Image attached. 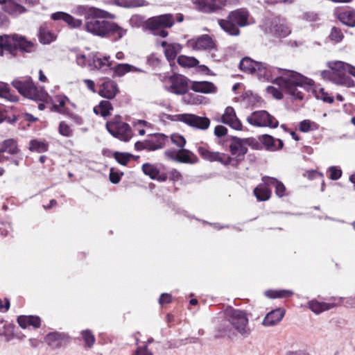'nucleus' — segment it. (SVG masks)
<instances>
[{"label": "nucleus", "mask_w": 355, "mask_h": 355, "mask_svg": "<svg viewBox=\"0 0 355 355\" xmlns=\"http://www.w3.org/2000/svg\"><path fill=\"white\" fill-rule=\"evenodd\" d=\"M276 73L279 74L274 83L278 85L294 99L302 100L304 94L300 89H309L313 80L291 70L274 67L266 62H258L254 74L260 80H272Z\"/></svg>", "instance_id": "nucleus-1"}, {"label": "nucleus", "mask_w": 355, "mask_h": 355, "mask_svg": "<svg viewBox=\"0 0 355 355\" xmlns=\"http://www.w3.org/2000/svg\"><path fill=\"white\" fill-rule=\"evenodd\" d=\"M112 18L113 15L110 12L92 7L85 17V30L100 37H110L118 40L126 33V31L116 23L106 20Z\"/></svg>", "instance_id": "nucleus-2"}, {"label": "nucleus", "mask_w": 355, "mask_h": 355, "mask_svg": "<svg viewBox=\"0 0 355 355\" xmlns=\"http://www.w3.org/2000/svg\"><path fill=\"white\" fill-rule=\"evenodd\" d=\"M328 66L332 71H322V77L331 78L337 85L347 87L354 86V81L349 76V75H352L355 78V67L354 66L342 61L329 62Z\"/></svg>", "instance_id": "nucleus-3"}, {"label": "nucleus", "mask_w": 355, "mask_h": 355, "mask_svg": "<svg viewBox=\"0 0 355 355\" xmlns=\"http://www.w3.org/2000/svg\"><path fill=\"white\" fill-rule=\"evenodd\" d=\"M36 44L28 41L24 37L14 34L0 36V55L7 51L12 57L17 55V51L31 53L35 50Z\"/></svg>", "instance_id": "nucleus-4"}, {"label": "nucleus", "mask_w": 355, "mask_h": 355, "mask_svg": "<svg viewBox=\"0 0 355 355\" xmlns=\"http://www.w3.org/2000/svg\"><path fill=\"white\" fill-rule=\"evenodd\" d=\"M12 85L26 98L37 101H44L48 98V93L43 87H37L30 76L15 79L12 82Z\"/></svg>", "instance_id": "nucleus-5"}, {"label": "nucleus", "mask_w": 355, "mask_h": 355, "mask_svg": "<svg viewBox=\"0 0 355 355\" xmlns=\"http://www.w3.org/2000/svg\"><path fill=\"white\" fill-rule=\"evenodd\" d=\"M225 319L241 336H248L250 334L248 315L245 311L227 307L224 313Z\"/></svg>", "instance_id": "nucleus-6"}, {"label": "nucleus", "mask_w": 355, "mask_h": 355, "mask_svg": "<svg viewBox=\"0 0 355 355\" xmlns=\"http://www.w3.org/2000/svg\"><path fill=\"white\" fill-rule=\"evenodd\" d=\"M174 24L173 16L171 14L153 17L147 21L146 26L155 35L166 37L168 32L164 28H170Z\"/></svg>", "instance_id": "nucleus-7"}, {"label": "nucleus", "mask_w": 355, "mask_h": 355, "mask_svg": "<svg viewBox=\"0 0 355 355\" xmlns=\"http://www.w3.org/2000/svg\"><path fill=\"white\" fill-rule=\"evenodd\" d=\"M106 128L112 136L123 141H128L132 136L130 125L122 121L120 116H115L107 121Z\"/></svg>", "instance_id": "nucleus-8"}, {"label": "nucleus", "mask_w": 355, "mask_h": 355, "mask_svg": "<svg viewBox=\"0 0 355 355\" xmlns=\"http://www.w3.org/2000/svg\"><path fill=\"white\" fill-rule=\"evenodd\" d=\"M249 124L255 127H268L275 128L278 126V121L268 112L258 110L252 112L246 118Z\"/></svg>", "instance_id": "nucleus-9"}, {"label": "nucleus", "mask_w": 355, "mask_h": 355, "mask_svg": "<svg viewBox=\"0 0 355 355\" xmlns=\"http://www.w3.org/2000/svg\"><path fill=\"white\" fill-rule=\"evenodd\" d=\"M166 118L172 121H182L191 127L200 130H206L210 125V121L208 118L191 114L167 115Z\"/></svg>", "instance_id": "nucleus-10"}, {"label": "nucleus", "mask_w": 355, "mask_h": 355, "mask_svg": "<svg viewBox=\"0 0 355 355\" xmlns=\"http://www.w3.org/2000/svg\"><path fill=\"white\" fill-rule=\"evenodd\" d=\"M198 152L204 159L209 162H219L227 165L230 164L232 161V159L228 155L219 152L211 151L205 146H198Z\"/></svg>", "instance_id": "nucleus-11"}, {"label": "nucleus", "mask_w": 355, "mask_h": 355, "mask_svg": "<svg viewBox=\"0 0 355 355\" xmlns=\"http://www.w3.org/2000/svg\"><path fill=\"white\" fill-rule=\"evenodd\" d=\"M171 85L168 90L173 94L182 95L188 91V79L182 75L171 76L169 78Z\"/></svg>", "instance_id": "nucleus-12"}, {"label": "nucleus", "mask_w": 355, "mask_h": 355, "mask_svg": "<svg viewBox=\"0 0 355 355\" xmlns=\"http://www.w3.org/2000/svg\"><path fill=\"white\" fill-rule=\"evenodd\" d=\"M269 30L272 34L279 37H285L291 33V28L288 25L286 20L279 17H275L272 19Z\"/></svg>", "instance_id": "nucleus-13"}, {"label": "nucleus", "mask_w": 355, "mask_h": 355, "mask_svg": "<svg viewBox=\"0 0 355 355\" xmlns=\"http://www.w3.org/2000/svg\"><path fill=\"white\" fill-rule=\"evenodd\" d=\"M248 140L233 137L230 144V150L232 155L235 156L238 161L243 159L248 151Z\"/></svg>", "instance_id": "nucleus-14"}, {"label": "nucleus", "mask_w": 355, "mask_h": 355, "mask_svg": "<svg viewBox=\"0 0 355 355\" xmlns=\"http://www.w3.org/2000/svg\"><path fill=\"white\" fill-rule=\"evenodd\" d=\"M17 1V0H0L1 8L5 12L14 17H17L26 13L27 9Z\"/></svg>", "instance_id": "nucleus-15"}, {"label": "nucleus", "mask_w": 355, "mask_h": 355, "mask_svg": "<svg viewBox=\"0 0 355 355\" xmlns=\"http://www.w3.org/2000/svg\"><path fill=\"white\" fill-rule=\"evenodd\" d=\"M110 56L103 58L99 57L98 55L92 54L88 55V66L90 69L101 70L106 72L111 69L112 62L109 60Z\"/></svg>", "instance_id": "nucleus-16"}, {"label": "nucleus", "mask_w": 355, "mask_h": 355, "mask_svg": "<svg viewBox=\"0 0 355 355\" xmlns=\"http://www.w3.org/2000/svg\"><path fill=\"white\" fill-rule=\"evenodd\" d=\"M189 43L194 49L200 51L212 50L216 48L215 42L208 35H202L196 40H189Z\"/></svg>", "instance_id": "nucleus-17"}, {"label": "nucleus", "mask_w": 355, "mask_h": 355, "mask_svg": "<svg viewBox=\"0 0 355 355\" xmlns=\"http://www.w3.org/2000/svg\"><path fill=\"white\" fill-rule=\"evenodd\" d=\"M119 92L117 84L112 80L104 81L100 86L98 94L108 99H112L116 96Z\"/></svg>", "instance_id": "nucleus-18"}, {"label": "nucleus", "mask_w": 355, "mask_h": 355, "mask_svg": "<svg viewBox=\"0 0 355 355\" xmlns=\"http://www.w3.org/2000/svg\"><path fill=\"white\" fill-rule=\"evenodd\" d=\"M222 121L229 125L231 128L236 130H242V123L237 118L236 112L233 107H227L223 115L222 116Z\"/></svg>", "instance_id": "nucleus-19"}, {"label": "nucleus", "mask_w": 355, "mask_h": 355, "mask_svg": "<svg viewBox=\"0 0 355 355\" xmlns=\"http://www.w3.org/2000/svg\"><path fill=\"white\" fill-rule=\"evenodd\" d=\"M51 18L54 21L62 20L69 27L73 28H80L83 24V21L81 19H76L69 14H67L64 12H54L51 15Z\"/></svg>", "instance_id": "nucleus-20"}, {"label": "nucleus", "mask_w": 355, "mask_h": 355, "mask_svg": "<svg viewBox=\"0 0 355 355\" xmlns=\"http://www.w3.org/2000/svg\"><path fill=\"white\" fill-rule=\"evenodd\" d=\"M249 12L246 9L239 8L230 12L228 15L230 19L232 20L238 27L248 25Z\"/></svg>", "instance_id": "nucleus-21"}, {"label": "nucleus", "mask_w": 355, "mask_h": 355, "mask_svg": "<svg viewBox=\"0 0 355 355\" xmlns=\"http://www.w3.org/2000/svg\"><path fill=\"white\" fill-rule=\"evenodd\" d=\"M285 311L282 309L272 310L265 316L262 324L265 327L275 326L282 320Z\"/></svg>", "instance_id": "nucleus-22"}, {"label": "nucleus", "mask_w": 355, "mask_h": 355, "mask_svg": "<svg viewBox=\"0 0 355 355\" xmlns=\"http://www.w3.org/2000/svg\"><path fill=\"white\" fill-rule=\"evenodd\" d=\"M191 89L196 92L203 94H214L217 92V87L209 81H193Z\"/></svg>", "instance_id": "nucleus-23"}, {"label": "nucleus", "mask_w": 355, "mask_h": 355, "mask_svg": "<svg viewBox=\"0 0 355 355\" xmlns=\"http://www.w3.org/2000/svg\"><path fill=\"white\" fill-rule=\"evenodd\" d=\"M261 141L266 149L270 151L278 150L282 149L284 146L282 140L276 139L269 135H262Z\"/></svg>", "instance_id": "nucleus-24"}, {"label": "nucleus", "mask_w": 355, "mask_h": 355, "mask_svg": "<svg viewBox=\"0 0 355 355\" xmlns=\"http://www.w3.org/2000/svg\"><path fill=\"white\" fill-rule=\"evenodd\" d=\"M218 24L230 35L238 36L240 34L238 26L232 20L230 19L228 15L226 19H219Z\"/></svg>", "instance_id": "nucleus-25"}, {"label": "nucleus", "mask_w": 355, "mask_h": 355, "mask_svg": "<svg viewBox=\"0 0 355 355\" xmlns=\"http://www.w3.org/2000/svg\"><path fill=\"white\" fill-rule=\"evenodd\" d=\"M196 3L203 12L211 13L220 10L218 0H196Z\"/></svg>", "instance_id": "nucleus-26"}, {"label": "nucleus", "mask_w": 355, "mask_h": 355, "mask_svg": "<svg viewBox=\"0 0 355 355\" xmlns=\"http://www.w3.org/2000/svg\"><path fill=\"white\" fill-rule=\"evenodd\" d=\"M261 181H264L266 184H269L270 187H274L275 188V194L279 198L286 196V189L284 184L277 179L269 176H263Z\"/></svg>", "instance_id": "nucleus-27"}, {"label": "nucleus", "mask_w": 355, "mask_h": 355, "mask_svg": "<svg viewBox=\"0 0 355 355\" xmlns=\"http://www.w3.org/2000/svg\"><path fill=\"white\" fill-rule=\"evenodd\" d=\"M270 185L264 181L254 189V194L258 201H266L270 199L272 192Z\"/></svg>", "instance_id": "nucleus-28"}, {"label": "nucleus", "mask_w": 355, "mask_h": 355, "mask_svg": "<svg viewBox=\"0 0 355 355\" xmlns=\"http://www.w3.org/2000/svg\"><path fill=\"white\" fill-rule=\"evenodd\" d=\"M113 71L114 76L121 77L124 76L125 73L128 72H141L142 70L139 68H137L133 65L129 64H117L116 65L112 67L111 66V69Z\"/></svg>", "instance_id": "nucleus-29"}, {"label": "nucleus", "mask_w": 355, "mask_h": 355, "mask_svg": "<svg viewBox=\"0 0 355 355\" xmlns=\"http://www.w3.org/2000/svg\"><path fill=\"white\" fill-rule=\"evenodd\" d=\"M162 46L164 48V53L168 60H174L182 49L181 45L178 43L162 42Z\"/></svg>", "instance_id": "nucleus-30"}, {"label": "nucleus", "mask_w": 355, "mask_h": 355, "mask_svg": "<svg viewBox=\"0 0 355 355\" xmlns=\"http://www.w3.org/2000/svg\"><path fill=\"white\" fill-rule=\"evenodd\" d=\"M143 172L148 175L151 179L158 180L164 181L166 179V176L164 174H160L159 171L157 168L150 164L146 163L142 165Z\"/></svg>", "instance_id": "nucleus-31"}, {"label": "nucleus", "mask_w": 355, "mask_h": 355, "mask_svg": "<svg viewBox=\"0 0 355 355\" xmlns=\"http://www.w3.org/2000/svg\"><path fill=\"white\" fill-rule=\"evenodd\" d=\"M17 322L24 329L29 326L37 328L40 326V318L33 315H21L18 317Z\"/></svg>", "instance_id": "nucleus-32"}, {"label": "nucleus", "mask_w": 355, "mask_h": 355, "mask_svg": "<svg viewBox=\"0 0 355 355\" xmlns=\"http://www.w3.org/2000/svg\"><path fill=\"white\" fill-rule=\"evenodd\" d=\"M339 21L343 24L354 27L355 26V10H345L337 15Z\"/></svg>", "instance_id": "nucleus-33"}, {"label": "nucleus", "mask_w": 355, "mask_h": 355, "mask_svg": "<svg viewBox=\"0 0 355 355\" xmlns=\"http://www.w3.org/2000/svg\"><path fill=\"white\" fill-rule=\"evenodd\" d=\"M167 140V137L162 134L153 136L150 139L147 140L149 146V150H155L159 148H162L165 146Z\"/></svg>", "instance_id": "nucleus-34"}, {"label": "nucleus", "mask_w": 355, "mask_h": 355, "mask_svg": "<svg viewBox=\"0 0 355 355\" xmlns=\"http://www.w3.org/2000/svg\"><path fill=\"white\" fill-rule=\"evenodd\" d=\"M335 305L331 303L320 302L317 300H311L308 303V307L315 314H320L324 311L329 310Z\"/></svg>", "instance_id": "nucleus-35"}, {"label": "nucleus", "mask_w": 355, "mask_h": 355, "mask_svg": "<svg viewBox=\"0 0 355 355\" xmlns=\"http://www.w3.org/2000/svg\"><path fill=\"white\" fill-rule=\"evenodd\" d=\"M177 162L187 164H195L198 162V158L192 152L187 149H180L178 150Z\"/></svg>", "instance_id": "nucleus-36"}, {"label": "nucleus", "mask_w": 355, "mask_h": 355, "mask_svg": "<svg viewBox=\"0 0 355 355\" xmlns=\"http://www.w3.org/2000/svg\"><path fill=\"white\" fill-rule=\"evenodd\" d=\"M257 62L248 57H245L241 60L239 68L245 73L254 74Z\"/></svg>", "instance_id": "nucleus-37"}, {"label": "nucleus", "mask_w": 355, "mask_h": 355, "mask_svg": "<svg viewBox=\"0 0 355 355\" xmlns=\"http://www.w3.org/2000/svg\"><path fill=\"white\" fill-rule=\"evenodd\" d=\"M38 36L40 42L44 44H49L56 39V35L44 26L40 28Z\"/></svg>", "instance_id": "nucleus-38"}, {"label": "nucleus", "mask_w": 355, "mask_h": 355, "mask_svg": "<svg viewBox=\"0 0 355 355\" xmlns=\"http://www.w3.org/2000/svg\"><path fill=\"white\" fill-rule=\"evenodd\" d=\"M113 107L111 103L108 101H101L98 105L94 107V112L96 114H101L103 117H106L110 114V111Z\"/></svg>", "instance_id": "nucleus-39"}, {"label": "nucleus", "mask_w": 355, "mask_h": 355, "mask_svg": "<svg viewBox=\"0 0 355 355\" xmlns=\"http://www.w3.org/2000/svg\"><path fill=\"white\" fill-rule=\"evenodd\" d=\"M0 97L11 102L18 101L17 96L11 92L8 85L3 82H0Z\"/></svg>", "instance_id": "nucleus-40"}, {"label": "nucleus", "mask_w": 355, "mask_h": 355, "mask_svg": "<svg viewBox=\"0 0 355 355\" xmlns=\"http://www.w3.org/2000/svg\"><path fill=\"white\" fill-rule=\"evenodd\" d=\"M29 149L39 153H44L48 150V144L43 141L33 139L30 141Z\"/></svg>", "instance_id": "nucleus-41"}, {"label": "nucleus", "mask_w": 355, "mask_h": 355, "mask_svg": "<svg viewBox=\"0 0 355 355\" xmlns=\"http://www.w3.org/2000/svg\"><path fill=\"white\" fill-rule=\"evenodd\" d=\"M67 100V97L58 96H57L53 103V110L59 112L60 114L66 113L65 104L66 101Z\"/></svg>", "instance_id": "nucleus-42"}, {"label": "nucleus", "mask_w": 355, "mask_h": 355, "mask_svg": "<svg viewBox=\"0 0 355 355\" xmlns=\"http://www.w3.org/2000/svg\"><path fill=\"white\" fill-rule=\"evenodd\" d=\"M3 146V152H7L10 155H15L18 153V148L17 145V142L12 139H9L5 140L1 143Z\"/></svg>", "instance_id": "nucleus-43"}, {"label": "nucleus", "mask_w": 355, "mask_h": 355, "mask_svg": "<svg viewBox=\"0 0 355 355\" xmlns=\"http://www.w3.org/2000/svg\"><path fill=\"white\" fill-rule=\"evenodd\" d=\"M318 128L319 125L317 123L309 119L301 121L299 125V130L303 132L316 130Z\"/></svg>", "instance_id": "nucleus-44"}, {"label": "nucleus", "mask_w": 355, "mask_h": 355, "mask_svg": "<svg viewBox=\"0 0 355 355\" xmlns=\"http://www.w3.org/2000/svg\"><path fill=\"white\" fill-rule=\"evenodd\" d=\"M178 63L183 67H193L197 66L199 62L193 57L180 55L178 58Z\"/></svg>", "instance_id": "nucleus-45"}, {"label": "nucleus", "mask_w": 355, "mask_h": 355, "mask_svg": "<svg viewBox=\"0 0 355 355\" xmlns=\"http://www.w3.org/2000/svg\"><path fill=\"white\" fill-rule=\"evenodd\" d=\"M293 294V291L290 290L268 291L266 292V295L270 298L288 297Z\"/></svg>", "instance_id": "nucleus-46"}, {"label": "nucleus", "mask_w": 355, "mask_h": 355, "mask_svg": "<svg viewBox=\"0 0 355 355\" xmlns=\"http://www.w3.org/2000/svg\"><path fill=\"white\" fill-rule=\"evenodd\" d=\"M62 339V335L58 332L49 333L46 337V343L53 347H58Z\"/></svg>", "instance_id": "nucleus-47"}, {"label": "nucleus", "mask_w": 355, "mask_h": 355, "mask_svg": "<svg viewBox=\"0 0 355 355\" xmlns=\"http://www.w3.org/2000/svg\"><path fill=\"white\" fill-rule=\"evenodd\" d=\"M315 95L318 99H320L324 102L331 103L334 101L333 97L326 92L323 88L315 89Z\"/></svg>", "instance_id": "nucleus-48"}, {"label": "nucleus", "mask_w": 355, "mask_h": 355, "mask_svg": "<svg viewBox=\"0 0 355 355\" xmlns=\"http://www.w3.org/2000/svg\"><path fill=\"white\" fill-rule=\"evenodd\" d=\"M132 155L125 153L115 152L114 153V157L121 165H126L132 157Z\"/></svg>", "instance_id": "nucleus-49"}, {"label": "nucleus", "mask_w": 355, "mask_h": 355, "mask_svg": "<svg viewBox=\"0 0 355 355\" xmlns=\"http://www.w3.org/2000/svg\"><path fill=\"white\" fill-rule=\"evenodd\" d=\"M329 37L331 41L338 43L342 41L344 36L340 28L333 27Z\"/></svg>", "instance_id": "nucleus-50"}, {"label": "nucleus", "mask_w": 355, "mask_h": 355, "mask_svg": "<svg viewBox=\"0 0 355 355\" xmlns=\"http://www.w3.org/2000/svg\"><path fill=\"white\" fill-rule=\"evenodd\" d=\"M58 132L62 136L69 137L72 136L73 130L64 121H61L58 127Z\"/></svg>", "instance_id": "nucleus-51"}, {"label": "nucleus", "mask_w": 355, "mask_h": 355, "mask_svg": "<svg viewBox=\"0 0 355 355\" xmlns=\"http://www.w3.org/2000/svg\"><path fill=\"white\" fill-rule=\"evenodd\" d=\"M83 338L88 347H92L95 343V338L92 332L89 330L82 331Z\"/></svg>", "instance_id": "nucleus-52"}, {"label": "nucleus", "mask_w": 355, "mask_h": 355, "mask_svg": "<svg viewBox=\"0 0 355 355\" xmlns=\"http://www.w3.org/2000/svg\"><path fill=\"white\" fill-rule=\"evenodd\" d=\"M301 18L309 22H315L319 19L318 15L314 12H305L302 14Z\"/></svg>", "instance_id": "nucleus-53"}, {"label": "nucleus", "mask_w": 355, "mask_h": 355, "mask_svg": "<svg viewBox=\"0 0 355 355\" xmlns=\"http://www.w3.org/2000/svg\"><path fill=\"white\" fill-rule=\"evenodd\" d=\"M171 141L174 144L180 148H183L186 144L185 139L178 134L172 135Z\"/></svg>", "instance_id": "nucleus-54"}, {"label": "nucleus", "mask_w": 355, "mask_h": 355, "mask_svg": "<svg viewBox=\"0 0 355 355\" xmlns=\"http://www.w3.org/2000/svg\"><path fill=\"white\" fill-rule=\"evenodd\" d=\"M268 94H271L273 97L277 99H282L283 98L282 92L277 87L273 86H268L266 89Z\"/></svg>", "instance_id": "nucleus-55"}, {"label": "nucleus", "mask_w": 355, "mask_h": 355, "mask_svg": "<svg viewBox=\"0 0 355 355\" xmlns=\"http://www.w3.org/2000/svg\"><path fill=\"white\" fill-rule=\"evenodd\" d=\"M330 173L329 178L333 180L339 179L342 175V171L336 166H331L329 168Z\"/></svg>", "instance_id": "nucleus-56"}, {"label": "nucleus", "mask_w": 355, "mask_h": 355, "mask_svg": "<svg viewBox=\"0 0 355 355\" xmlns=\"http://www.w3.org/2000/svg\"><path fill=\"white\" fill-rule=\"evenodd\" d=\"M164 155L169 159L178 161V150H167L164 152Z\"/></svg>", "instance_id": "nucleus-57"}, {"label": "nucleus", "mask_w": 355, "mask_h": 355, "mask_svg": "<svg viewBox=\"0 0 355 355\" xmlns=\"http://www.w3.org/2000/svg\"><path fill=\"white\" fill-rule=\"evenodd\" d=\"M76 62L79 66L84 67L87 64H88V57L86 58L83 54L77 55Z\"/></svg>", "instance_id": "nucleus-58"}, {"label": "nucleus", "mask_w": 355, "mask_h": 355, "mask_svg": "<svg viewBox=\"0 0 355 355\" xmlns=\"http://www.w3.org/2000/svg\"><path fill=\"white\" fill-rule=\"evenodd\" d=\"M227 129L223 125H217L214 129V134L220 137L227 134Z\"/></svg>", "instance_id": "nucleus-59"}, {"label": "nucleus", "mask_w": 355, "mask_h": 355, "mask_svg": "<svg viewBox=\"0 0 355 355\" xmlns=\"http://www.w3.org/2000/svg\"><path fill=\"white\" fill-rule=\"evenodd\" d=\"M135 148L137 150H149V146L148 144V141L146 140L144 141H137L135 144Z\"/></svg>", "instance_id": "nucleus-60"}, {"label": "nucleus", "mask_w": 355, "mask_h": 355, "mask_svg": "<svg viewBox=\"0 0 355 355\" xmlns=\"http://www.w3.org/2000/svg\"><path fill=\"white\" fill-rule=\"evenodd\" d=\"M171 301V295L168 293H162L159 297V303L160 304H164L170 303Z\"/></svg>", "instance_id": "nucleus-61"}, {"label": "nucleus", "mask_w": 355, "mask_h": 355, "mask_svg": "<svg viewBox=\"0 0 355 355\" xmlns=\"http://www.w3.org/2000/svg\"><path fill=\"white\" fill-rule=\"evenodd\" d=\"M135 352L137 355H153L146 346L138 347Z\"/></svg>", "instance_id": "nucleus-62"}, {"label": "nucleus", "mask_w": 355, "mask_h": 355, "mask_svg": "<svg viewBox=\"0 0 355 355\" xmlns=\"http://www.w3.org/2000/svg\"><path fill=\"white\" fill-rule=\"evenodd\" d=\"M120 176L117 173H115L113 169L110 170V180L113 184H116L120 181Z\"/></svg>", "instance_id": "nucleus-63"}, {"label": "nucleus", "mask_w": 355, "mask_h": 355, "mask_svg": "<svg viewBox=\"0 0 355 355\" xmlns=\"http://www.w3.org/2000/svg\"><path fill=\"white\" fill-rule=\"evenodd\" d=\"M169 175L170 178L173 181H178L180 180L182 178L181 173L175 169H173L172 171H171Z\"/></svg>", "instance_id": "nucleus-64"}]
</instances>
